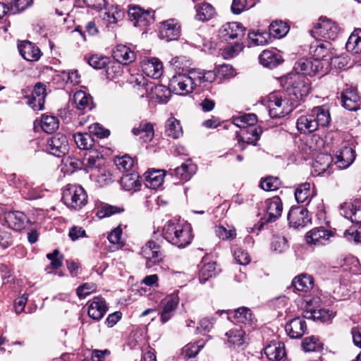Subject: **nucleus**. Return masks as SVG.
<instances>
[{"instance_id": "nucleus-22", "label": "nucleus", "mask_w": 361, "mask_h": 361, "mask_svg": "<svg viewBox=\"0 0 361 361\" xmlns=\"http://www.w3.org/2000/svg\"><path fill=\"white\" fill-rule=\"evenodd\" d=\"M18 48L22 57L27 61H37L42 56L39 48L30 41L21 42Z\"/></svg>"}, {"instance_id": "nucleus-58", "label": "nucleus", "mask_w": 361, "mask_h": 361, "mask_svg": "<svg viewBox=\"0 0 361 361\" xmlns=\"http://www.w3.org/2000/svg\"><path fill=\"white\" fill-rule=\"evenodd\" d=\"M115 164L119 171L126 173L133 166L134 161L130 157L125 155L116 158Z\"/></svg>"}, {"instance_id": "nucleus-57", "label": "nucleus", "mask_w": 361, "mask_h": 361, "mask_svg": "<svg viewBox=\"0 0 361 361\" xmlns=\"http://www.w3.org/2000/svg\"><path fill=\"white\" fill-rule=\"evenodd\" d=\"M41 127L47 133H52L59 128V121L53 116H43L41 121Z\"/></svg>"}, {"instance_id": "nucleus-3", "label": "nucleus", "mask_w": 361, "mask_h": 361, "mask_svg": "<svg viewBox=\"0 0 361 361\" xmlns=\"http://www.w3.org/2000/svg\"><path fill=\"white\" fill-rule=\"evenodd\" d=\"M286 84L290 100L295 104L303 100L310 93V81L304 75L290 73L286 77Z\"/></svg>"}, {"instance_id": "nucleus-53", "label": "nucleus", "mask_w": 361, "mask_h": 361, "mask_svg": "<svg viewBox=\"0 0 361 361\" xmlns=\"http://www.w3.org/2000/svg\"><path fill=\"white\" fill-rule=\"evenodd\" d=\"M47 258L51 261L50 264L45 268L47 274H51V269H58L62 266L63 255H60L58 250H54L51 253H48Z\"/></svg>"}, {"instance_id": "nucleus-9", "label": "nucleus", "mask_w": 361, "mask_h": 361, "mask_svg": "<svg viewBox=\"0 0 361 361\" xmlns=\"http://www.w3.org/2000/svg\"><path fill=\"white\" fill-rule=\"evenodd\" d=\"M141 255L145 259V265L148 269L159 264L164 258L160 245L153 240L147 241L142 247Z\"/></svg>"}, {"instance_id": "nucleus-6", "label": "nucleus", "mask_w": 361, "mask_h": 361, "mask_svg": "<svg viewBox=\"0 0 361 361\" xmlns=\"http://www.w3.org/2000/svg\"><path fill=\"white\" fill-rule=\"evenodd\" d=\"M190 70L174 75L169 80V90L175 94L185 95L194 90Z\"/></svg>"}, {"instance_id": "nucleus-20", "label": "nucleus", "mask_w": 361, "mask_h": 361, "mask_svg": "<svg viewBox=\"0 0 361 361\" xmlns=\"http://www.w3.org/2000/svg\"><path fill=\"white\" fill-rule=\"evenodd\" d=\"M179 303V298L176 295H169L164 298L161 302L162 310L160 312V320L166 323L173 316Z\"/></svg>"}, {"instance_id": "nucleus-38", "label": "nucleus", "mask_w": 361, "mask_h": 361, "mask_svg": "<svg viewBox=\"0 0 361 361\" xmlns=\"http://www.w3.org/2000/svg\"><path fill=\"white\" fill-rule=\"evenodd\" d=\"M121 185L127 191H136L141 185L139 176L137 173H126L121 178Z\"/></svg>"}, {"instance_id": "nucleus-19", "label": "nucleus", "mask_w": 361, "mask_h": 361, "mask_svg": "<svg viewBox=\"0 0 361 361\" xmlns=\"http://www.w3.org/2000/svg\"><path fill=\"white\" fill-rule=\"evenodd\" d=\"M108 310L105 300L102 297H95L88 302V315L92 319L100 320Z\"/></svg>"}, {"instance_id": "nucleus-7", "label": "nucleus", "mask_w": 361, "mask_h": 361, "mask_svg": "<svg viewBox=\"0 0 361 361\" xmlns=\"http://www.w3.org/2000/svg\"><path fill=\"white\" fill-rule=\"evenodd\" d=\"M338 32L339 27L336 23L322 18H319L314 29L310 30V34L314 38L319 39V37H322L324 40L335 39Z\"/></svg>"}, {"instance_id": "nucleus-46", "label": "nucleus", "mask_w": 361, "mask_h": 361, "mask_svg": "<svg viewBox=\"0 0 361 361\" xmlns=\"http://www.w3.org/2000/svg\"><path fill=\"white\" fill-rule=\"evenodd\" d=\"M311 113L317 123V128L319 126H326L329 123L331 120L330 114L324 107L316 106L312 109Z\"/></svg>"}, {"instance_id": "nucleus-34", "label": "nucleus", "mask_w": 361, "mask_h": 361, "mask_svg": "<svg viewBox=\"0 0 361 361\" xmlns=\"http://www.w3.org/2000/svg\"><path fill=\"white\" fill-rule=\"evenodd\" d=\"M259 59L262 65L269 68L276 67L283 61L281 56L272 50H264Z\"/></svg>"}, {"instance_id": "nucleus-59", "label": "nucleus", "mask_w": 361, "mask_h": 361, "mask_svg": "<svg viewBox=\"0 0 361 361\" xmlns=\"http://www.w3.org/2000/svg\"><path fill=\"white\" fill-rule=\"evenodd\" d=\"M344 236L350 241L361 243V224L350 227L344 232Z\"/></svg>"}, {"instance_id": "nucleus-51", "label": "nucleus", "mask_w": 361, "mask_h": 361, "mask_svg": "<svg viewBox=\"0 0 361 361\" xmlns=\"http://www.w3.org/2000/svg\"><path fill=\"white\" fill-rule=\"evenodd\" d=\"M288 26L282 21H275L270 24L269 27V33L274 38H281L288 32Z\"/></svg>"}, {"instance_id": "nucleus-27", "label": "nucleus", "mask_w": 361, "mask_h": 361, "mask_svg": "<svg viewBox=\"0 0 361 361\" xmlns=\"http://www.w3.org/2000/svg\"><path fill=\"white\" fill-rule=\"evenodd\" d=\"M315 39L316 42L311 44L310 51L312 54V58L314 60L322 61L325 57L330 56L331 54V44L327 40H322L317 38Z\"/></svg>"}, {"instance_id": "nucleus-11", "label": "nucleus", "mask_w": 361, "mask_h": 361, "mask_svg": "<svg viewBox=\"0 0 361 361\" xmlns=\"http://www.w3.org/2000/svg\"><path fill=\"white\" fill-rule=\"evenodd\" d=\"M181 33V25L176 18H170L161 23L159 37L166 41L178 39Z\"/></svg>"}, {"instance_id": "nucleus-12", "label": "nucleus", "mask_w": 361, "mask_h": 361, "mask_svg": "<svg viewBox=\"0 0 361 361\" xmlns=\"http://www.w3.org/2000/svg\"><path fill=\"white\" fill-rule=\"evenodd\" d=\"M47 151L56 156L61 157L68 151V140L66 135L57 133L47 140Z\"/></svg>"}, {"instance_id": "nucleus-47", "label": "nucleus", "mask_w": 361, "mask_h": 361, "mask_svg": "<svg viewBox=\"0 0 361 361\" xmlns=\"http://www.w3.org/2000/svg\"><path fill=\"white\" fill-rule=\"evenodd\" d=\"M313 283V278L311 276L301 274L294 278L292 285L299 291H307L312 288Z\"/></svg>"}, {"instance_id": "nucleus-44", "label": "nucleus", "mask_w": 361, "mask_h": 361, "mask_svg": "<svg viewBox=\"0 0 361 361\" xmlns=\"http://www.w3.org/2000/svg\"><path fill=\"white\" fill-rule=\"evenodd\" d=\"M152 97L159 104H166L169 100V97L171 90H169V87L166 88L164 85H154L150 87Z\"/></svg>"}, {"instance_id": "nucleus-24", "label": "nucleus", "mask_w": 361, "mask_h": 361, "mask_svg": "<svg viewBox=\"0 0 361 361\" xmlns=\"http://www.w3.org/2000/svg\"><path fill=\"white\" fill-rule=\"evenodd\" d=\"M193 88L197 86H206L216 80V73L213 71L190 69Z\"/></svg>"}, {"instance_id": "nucleus-2", "label": "nucleus", "mask_w": 361, "mask_h": 361, "mask_svg": "<svg viewBox=\"0 0 361 361\" xmlns=\"http://www.w3.org/2000/svg\"><path fill=\"white\" fill-rule=\"evenodd\" d=\"M162 235L169 243L179 248L190 244L193 238L190 228L172 221H168L164 226Z\"/></svg>"}, {"instance_id": "nucleus-35", "label": "nucleus", "mask_w": 361, "mask_h": 361, "mask_svg": "<svg viewBox=\"0 0 361 361\" xmlns=\"http://www.w3.org/2000/svg\"><path fill=\"white\" fill-rule=\"evenodd\" d=\"M146 74L154 78H159L163 73L162 63L157 58H151L143 64Z\"/></svg>"}, {"instance_id": "nucleus-4", "label": "nucleus", "mask_w": 361, "mask_h": 361, "mask_svg": "<svg viewBox=\"0 0 361 361\" xmlns=\"http://www.w3.org/2000/svg\"><path fill=\"white\" fill-rule=\"evenodd\" d=\"M297 105L280 92H272L268 97L267 108L271 118L283 117L290 114Z\"/></svg>"}, {"instance_id": "nucleus-36", "label": "nucleus", "mask_w": 361, "mask_h": 361, "mask_svg": "<svg viewBox=\"0 0 361 361\" xmlns=\"http://www.w3.org/2000/svg\"><path fill=\"white\" fill-rule=\"evenodd\" d=\"M114 58L120 63L127 64L133 62L135 59V53L125 45H118L113 53Z\"/></svg>"}, {"instance_id": "nucleus-25", "label": "nucleus", "mask_w": 361, "mask_h": 361, "mask_svg": "<svg viewBox=\"0 0 361 361\" xmlns=\"http://www.w3.org/2000/svg\"><path fill=\"white\" fill-rule=\"evenodd\" d=\"M4 220L8 227L15 231L25 228L27 219L26 215L19 211H9L4 213Z\"/></svg>"}, {"instance_id": "nucleus-52", "label": "nucleus", "mask_w": 361, "mask_h": 361, "mask_svg": "<svg viewBox=\"0 0 361 361\" xmlns=\"http://www.w3.org/2000/svg\"><path fill=\"white\" fill-rule=\"evenodd\" d=\"M216 263L208 262L203 264L199 271V279L201 283H205L208 279L216 275Z\"/></svg>"}, {"instance_id": "nucleus-61", "label": "nucleus", "mask_w": 361, "mask_h": 361, "mask_svg": "<svg viewBox=\"0 0 361 361\" xmlns=\"http://www.w3.org/2000/svg\"><path fill=\"white\" fill-rule=\"evenodd\" d=\"M215 233L216 236L222 240L233 239L236 235L235 229H227L223 226H216Z\"/></svg>"}, {"instance_id": "nucleus-41", "label": "nucleus", "mask_w": 361, "mask_h": 361, "mask_svg": "<svg viewBox=\"0 0 361 361\" xmlns=\"http://www.w3.org/2000/svg\"><path fill=\"white\" fill-rule=\"evenodd\" d=\"M74 142L78 147L86 152L92 149L94 140L92 135L87 133H77L73 135Z\"/></svg>"}, {"instance_id": "nucleus-8", "label": "nucleus", "mask_w": 361, "mask_h": 361, "mask_svg": "<svg viewBox=\"0 0 361 361\" xmlns=\"http://www.w3.org/2000/svg\"><path fill=\"white\" fill-rule=\"evenodd\" d=\"M129 20L133 22L135 27L141 29L147 27L154 22V12L149 10H143L138 6H129Z\"/></svg>"}, {"instance_id": "nucleus-26", "label": "nucleus", "mask_w": 361, "mask_h": 361, "mask_svg": "<svg viewBox=\"0 0 361 361\" xmlns=\"http://www.w3.org/2000/svg\"><path fill=\"white\" fill-rule=\"evenodd\" d=\"M341 101L346 109L356 111L360 108L361 97L356 89L348 87L341 93Z\"/></svg>"}, {"instance_id": "nucleus-10", "label": "nucleus", "mask_w": 361, "mask_h": 361, "mask_svg": "<svg viewBox=\"0 0 361 361\" xmlns=\"http://www.w3.org/2000/svg\"><path fill=\"white\" fill-rule=\"evenodd\" d=\"M323 63L319 60H314L313 58L300 59L294 65V74L302 75L314 76L317 73L322 71Z\"/></svg>"}, {"instance_id": "nucleus-63", "label": "nucleus", "mask_w": 361, "mask_h": 361, "mask_svg": "<svg viewBox=\"0 0 361 361\" xmlns=\"http://www.w3.org/2000/svg\"><path fill=\"white\" fill-rule=\"evenodd\" d=\"M122 229L120 226L114 228L108 235L109 241L119 248L123 246V242L121 240Z\"/></svg>"}, {"instance_id": "nucleus-48", "label": "nucleus", "mask_w": 361, "mask_h": 361, "mask_svg": "<svg viewBox=\"0 0 361 361\" xmlns=\"http://www.w3.org/2000/svg\"><path fill=\"white\" fill-rule=\"evenodd\" d=\"M73 102L78 109H92V97L84 91H78L73 95Z\"/></svg>"}, {"instance_id": "nucleus-29", "label": "nucleus", "mask_w": 361, "mask_h": 361, "mask_svg": "<svg viewBox=\"0 0 361 361\" xmlns=\"http://www.w3.org/2000/svg\"><path fill=\"white\" fill-rule=\"evenodd\" d=\"M285 329L288 335L292 338H299L305 334L307 326L305 320L300 317H296L290 321Z\"/></svg>"}, {"instance_id": "nucleus-17", "label": "nucleus", "mask_w": 361, "mask_h": 361, "mask_svg": "<svg viewBox=\"0 0 361 361\" xmlns=\"http://www.w3.org/2000/svg\"><path fill=\"white\" fill-rule=\"evenodd\" d=\"M104 164V157L97 149H92L85 152L82 164L87 172L93 170L99 171Z\"/></svg>"}, {"instance_id": "nucleus-56", "label": "nucleus", "mask_w": 361, "mask_h": 361, "mask_svg": "<svg viewBox=\"0 0 361 361\" xmlns=\"http://www.w3.org/2000/svg\"><path fill=\"white\" fill-rule=\"evenodd\" d=\"M204 346V342L198 341L197 343H189L182 350V356L185 360L195 357Z\"/></svg>"}, {"instance_id": "nucleus-37", "label": "nucleus", "mask_w": 361, "mask_h": 361, "mask_svg": "<svg viewBox=\"0 0 361 361\" xmlns=\"http://www.w3.org/2000/svg\"><path fill=\"white\" fill-rule=\"evenodd\" d=\"M196 172V166L191 163H184L176 168L172 173L180 181H188Z\"/></svg>"}, {"instance_id": "nucleus-1", "label": "nucleus", "mask_w": 361, "mask_h": 361, "mask_svg": "<svg viewBox=\"0 0 361 361\" xmlns=\"http://www.w3.org/2000/svg\"><path fill=\"white\" fill-rule=\"evenodd\" d=\"M257 121V116L254 114L233 118V123L240 128V131L236 133V137L241 149H245V143L255 145L260 138L262 129L259 126H255Z\"/></svg>"}, {"instance_id": "nucleus-54", "label": "nucleus", "mask_w": 361, "mask_h": 361, "mask_svg": "<svg viewBox=\"0 0 361 361\" xmlns=\"http://www.w3.org/2000/svg\"><path fill=\"white\" fill-rule=\"evenodd\" d=\"M270 34L266 31L251 32L248 34V38L253 45L263 46L268 43L270 39Z\"/></svg>"}, {"instance_id": "nucleus-42", "label": "nucleus", "mask_w": 361, "mask_h": 361, "mask_svg": "<svg viewBox=\"0 0 361 361\" xmlns=\"http://www.w3.org/2000/svg\"><path fill=\"white\" fill-rule=\"evenodd\" d=\"M195 19L199 21H207L212 19L215 15V8L208 3H204L195 6Z\"/></svg>"}, {"instance_id": "nucleus-28", "label": "nucleus", "mask_w": 361, "mask_h": 361, "mask_svg": "<svg viewBox=\"0 0 361 361\" xmlns=\"http://www.w3.org/2000/svg\"><path fill=\"white\" fill-rule=\"evenodd\" d=\"M264 353L271 361H280L286 356L284 343L272 341L264 348Z\"/></svg>"}, {"instance_id": "nucleus-33", "label": "nucleus", "mask_w": 361, "mask_h": 361, "mask_svg": "<svg viewBox=\"0 0 361 361\" xmlns=\"http://www.w3.org/2000/svg\"><path fill=\"white\" fill-rule=\"evenodd\" d=\"M296 127L301 133H309L317 130V123L310 113L300 116L297 120Z\"/></svg>"}, {"instance_id": "nucleus-15", "label": "nucleus", "mask_w": 361, "mask_h": 361, "mask_svg": "<svg viewBox=\"0 0 361 361\" xmlns=\"http://www.w3.org/2000/svg\"><path fill=\"white\" fill-rule=\"evenodd\" d=\"M341 214L355 224H361V199L341 204Z\"/></svg>"}, {"instance_id": "nucleus-45", "label": "nucleus", "mask_w": 361, "mask_h": 361, "mask_svg": "<svg viewBox=\"0 0 361 361\" xmlns=\"http://www.w3.org/2000/svg\"><path fill=\"white\" fill-rule=\"evenodd\" d=\"M124 211L121 207L114 206L107 203H101L97 209V216L99 219L109 217L114 214H120Z\"/></svg>"}, {"instance_id": "nucleus-23", "label": "nucleus", "mask_w": 361, "mask_h": 361, "mask_svg": "<svg viewBox=\"0 0 361 361\" xmlns=\"http://www.w3.org/2000/svg\"><path fill=\"white\" fill-rule=\"evenodd\" d=\"M332 162V157L328 154H318L312 165V174L313 176H320L325 173L328 175L331 173L329 171Z\"/></svg>"}, {"instance_id": "nucleus-16", "label": "nucleus", "mask_w": 361, "mask_h": 361, "mask_svg": "<svg viewBox=\"0 0 361 361\" xmlns=\"http://www.w3.org/2000/svg\"><path fill=\"white\" fill-rule=\"evenodd\" d=\"M46 94V86L37 82L32 91L31 97H27V103L35 111L42 110L44 108Z\"/></svg>"}, {"instance_id": "nucleus-13", "label": "nucleus", "mask_w": 361, "mask_h": 361, "mask_svg": "<svg viewBox=\"0 0 361 361\" xmlns=\"http://www.w3.org/2000/svg\"><path fill=\"white\" fill-rule=\"evenodd\" d=\"M244 35L245 28L238 22L227 23L223 25L219 31V36L224 41L240 39Z\"/></svg>"}, {"instance_id": "nucleus-50", "label": "nucleus", "mask_w": 361, "mask_h": 361, "mask_svg": "<svg viewBox=\"0 0 361 361\" xmlns=\"http://www.w3.org/2000/svg\"><path fill=\"white\" fill-rule=\"evenodd\" d=\"M228 342L234 347H241L245 343V332L242 329H233L226 334Z\"/></svg>"}, {"instance_id": "nucleus-14", "label": "nucleus", "mask_w": 361, "mask_h": 361, "mask_svg": "<svg viewBox=\"0 0 361 361\" xmlns=\"http://www.w3.org/2000/svg\"><path fill=\"white\" fill-rule=\"evenodd\" d=\"M290 226L295 228H302L310 222L308 211L303 207H293L288 214Z\"/></svg>"}, {"instance_id": "nucleus-30", "label": "nucleus", "mask_w": 361, "mask_h": 361, "mask_svg": "<svg viewBox=\"0 0 361 361\" xmlns=\"http://www.w3.org/2000/svg\"><path fill=\"white\" fill-rule=\"evenodd\" d=\"M332 235V232L323 228H314L307 233L306 241L308 244H324Z\"/></svg>"}, {"instance_id": "nucleus-32", "label": "nucleus", "mask_w": 361, "mask_h": 361, "mask_svg": "<svg viewBox=\"0 0 361 361\" xmlns=\"http://www.w3.org/2000/svg\"><path fill=\"white\" fill-rule=\"evenodd\" d=\"M335 314L326 309H308L303 313V317L320 322H329Z\"/></svg>"}, {"instance_id": "nucleus-21", "label": "nucleus", "mask_w": 361, "mask_h": 361, "mask_svg": "<svg viewBox=\"0 0 361 361\" xmlns=\"http://www.w3.org/2000/svg\"><path fill=\"white\" fill-rule=\"evenodd\" d=\"M355 159L354 149L350 146H343L337 152L335 164L341 169H345L353 163Z\"/></svg>"}, {"instance_id": "nucleus-49", "label": "nucleus", "mask_w": 361, "mask_h": 361, "mask_svg": "<svg viewBox=\"0 0 361 361\" xmlns=\"http://www.w3.org/2000/svg\"><path fill=\"white\" fill-rule=\"evenodd\" d=\"M314 192L311 190V184L310 183H304L298 186L295 192V200L298 203H304L309 201L310 198L313 196Z\"/></svg>"}, {"instance_id": "nucleus-40", "label": "nucleus", "mask_w": 361, "mask_h": 361, "mask_svg": "<svg viewBox=\"0 0 361 361\" xmlns=\"http://www.w3.org/2000/svg\"><path fill=\"white\" fill-rule=\"evenodd\" d=\"M132 133L134 135H139L145 142L151 141L154 137V128L149 123H140L138 127H134Z\"/></svg>"}, {"instance_id": "nucleus-60", "label": "nucleus", "mask_w": 361, "mask_h": 361, "mask_svg": "<svg viewBox=\"0 0 361 361\" xmlns=\"http://www.w3.org/2000/svg\"><path fill=\"white\" fill-rule=\"evenodd\" d=\"M279 185V179L273 176L267 177L260 183V187L265 191L276 190Z\"/></svg>"}, {"instance_id": "nucleus-18", "label": "nucleus", "mask_w": 361, "mask_h": 361, "mask_svg": "<svg viewBox=\"0 0 361 361\" xmlns=\"http://www.w3.org/2000/svg\"><path fill=\"white\" fill-rule=\"evenodd\" d=\"M223 312H226L228 315V319L235 323L251 325L254 319L250 310L245 307H239L233 311L222 310L217 312L218 314H222Z\"/></svg>"}, {"instance_id": "nucleus-62", "label": "nucleus", "mask_w": 361, "mask_h": 361, "mask_svg": "<svg viewBox=\"0 0 361 361\" xmlns=\"http://www.w3.org/2000/svg\"><path fill=\"white\" fill-rule=\"evenodd\" d=\"M243 49V44L235 42L233 45H228L225 47L223 50L222 54L225 59H231L237 56Z\"/></svg>"}, {"instance_id": "nucleus-64", "label": "nucleus", "mask_w": 361, "mask_h": 361, "mask_svg": "<svg viewBox=\"0 0 361 361\" xmlns=\"http://www.w3.org/2000/svg\"><path fill=\"white\" fill-rule=\"evenodd\" d=\"M106 19L109 24H116L121 20L124 17V13L118 8H114L111 11H108L105 13Z\"/></svg>"}, {"instance_id": "nucleus-31", "label": "nucleus", "mask_w": 361, "mask_h": 361, "mask_svg": "<svg viewBox=\"0 0 361 361\" xmlns=\"http://www.w3.org/2000/svg\"><path fill=\"white\" fill-rule=\"evenodd\" d=\"M266 210L268 215L267 222L275 221L281 214L283 205L281 200L276 196L265 202Z\"/></svg>"}, {"instance_id": "nucleus-5", "label": "nucleus", "mask_w": 361, "mask_h": 361, "mask_svg": "<svg viewBox=\"0 0 361 361\" xmlns=\"http://www.w3.org/2000/svg\"><path fill=\"white\" fill-rule=\"evenodd\" d=\"M62 200L68 207L79 210L87 203V195L82 186L68 184L63 191Z\"/></svg>"}, {"instance_id": "nucleus-43", "label": "nucleus", "mask_w": 361, "mask_h": 361, "mask_svg": "<svg viewBox=\"0 0 361 361\" xmlns=\"http://www.w3.org/2000/svg\"><path fill=\"white\" fill-rule=\"evenodd\" d=\"M166 136L173 139H178L183 135L182 127L178 120L174 117L169 118L165 125Z\"/></svg>"}, {"instance_id": "nucleus-39", "label": "nucleus", "mask_w": 361, "mask_h": 361, "mask_svg": "<svg viewBox=\"0 0 361 361\" xmlns=\"http://www.w3.org/2000/svg\"><path fill=\"white\" fill-rule=\"evenodd\" d=\"M346 49L353 54H361V29H355L345 44Z\"/></svg>"}, {"instance_id": "nucleus-55", "label": "nucleus", "mask_w": 361, "mask_h": 361, "mask_svg": "<svg viewBox=\"0 0 361 361\" xmlns=\"http://www.w3.org/2000/svg\"><path fill=\"white\" fill-rule=\"evenodd\" d=\"M164 177V171L157 170L149 172L146 176V180L149 184V187L156 188L163 183Z\"/></svg>"}]
</instances>
